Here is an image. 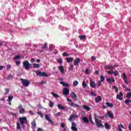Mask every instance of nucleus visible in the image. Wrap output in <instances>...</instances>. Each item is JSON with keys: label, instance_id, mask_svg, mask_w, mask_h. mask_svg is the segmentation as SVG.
<instances>
[{"label": "nucleus", "instance_id": "nucleus-46", "mask_svg": "<svg viewBox=\"0 0 131 131\" xmlns=\"http://www.w3.org/2000/svg\"><path fill=\"white\" fill-rule=\"evenodd\" d=\"M54 106V103H53V102L50 101L49 103V107H50L51 108H53Z\"/></svg>", "mask_w": 131, "mask_h": 131}, {"label": "nucleus", "instance_id": "nucleus-32", "mask_svg": "<svg viewBox=\"0 0 131 131\" xmlns=\"http://www.w3.org/2000/svg\"><path fill=\"white\" fill-rule=\"evenodd\" d=\"M104 126L106 129H110L111 126L110 125L108 124V123H105Z\"/></svg>", "mask_w": 131, "mask_h": 131}, {"label": "nucleus", "instance_id": "nucleus-40", "mask_svg": "<svg viewBox=\"0 0 131 131\" xmlns=\"http://www.w3.org/2000/svg\"><path fill=\"white\" fill-rule=\"evenodd\" d=\"M14 60H19V59H21V56L16 55L14 58Z\"/></svg>", "mask_w": 131, "mask_h": 131}, {"label": "nucleus", "instance_id": "nucleus-14", "mask_svg": "<svg viewBox=\"0 0 131 131\" xmlns=\"http://www.w3.org/2000/svg\"><path fill=\"white\" fill-rule=\"evenodd\" d=\"M104 69H110V70H112V69H114V67L112 64H107L104 67Z\"/></svg>", "mask_w": 131, "mask_h": 131}, {"label": "nucleus", "instance_id": "nucleus-41", "mask_svg": "<svg viewBox=\"0 0 131 131\" xmlns=\"http://www.w3.org/2000/svg\"><path fill=\"white\" fill-rule=\"evenodd\" d=\"M62 56H63V57H69V54L67 52H64L62 53Z\"/></svg>", "mask_w": 131, "mask_h": 131}, {"label": "nucleus", "instance_id": "nucleus-9", "mask_svg": "<svg viewBox=\"0 0 131 131\" xmlns=\"http://www.w3.org/2000/svg\"><path fill=\"white\" fill-rule=\"evenodd\" d=\"M122 78H123L124 81L126 84H128V82L127 81V78L126 77V75L125 73H123L121 75Z\"/></svg>", "mask_w": 131, "mask_h": 131}, {"label": "nucleus", "instance_id": "nucleus-42", "mask_svg": "<svg viewBox=\"0 0 131 131\" xmlns=\"http://www.w3.org/2000/svg\"><path fill=\"white\" fill-rule=\"evenodd\" d=\"M113 89L114 90H115L116 93H117V92H118V88H117V86H113Z\"/></svg>", "mask_w": 131, "mask_h": 131}, {"label": "nucleus", "instance_id": "nucleus-25", "mask_svg": "<svg viewBox=\"0 0 131 131\" xmlns=\"http://www.w3.org/2000/svg\"><path fill=\"white\" fill-rule=\"evenodd\" d=\"M76 117V116L72 115L69 118V120H70V121H71V120H72V119H75Z\"/></svg>", "mask_w": 131, "mask_h": 131}, {"label": "nucleus", "instance_id": "nucleus-38", "mask_svg": "<svg viewBox=\"0 0 131 131\" xmlns=\"http://www.w3.org/2000/svg\"><path fill=\"white\" fill-rule=\"evenodd\" d=\"M16 124H17L16 129H21V126L20 125V123L17 122Z\"/></svg>", "mask_w": 131, "mask_h": 131}, {"label": "nucleus", "instance_id": "nucleus-56", "mask_svg": "<svg viewBox=\"0 0 131 131\" xmlns=\"http://www.w3.org/2000/svg\"><path fill=\"white\" fill-rule=\"evenodd\" d=\"M49 50L50 51H53V45H50V46H49Z\"/></svg>", "mask_w": 131, "mask_h": 131}, {"label": "nucleus", "instance_id": "nucleus-6", "mask_svg": "<svg viewBox=\"0 0 131 131\" xmlns=\"http://www.w3.org/2000/svg\"><path fill=\"white\" fill-rule=\"evenodd\" d=\"M105 117H110V118H114V115L111 112L108 111L107 113L105 115Z\"/></svg>", "mask_w": 131, "mask_h": 131}, {"label": "nucleus", "instance_id": "nucleus-13", "mask_svg": "<svg viewBox=\"0 0 131 131\" xmlns=\"http://www.w3.org/2000/svg\"><path fill=\"white\" fill-rule=\"evenodd\" d=\"M62 93L64 96H68V95H69V89L67 88L63 89Z\"/></svg>", "mask_w": 131, "mask_h": 131}, {"label": "nucleus", "instance_id": "nucleus-52", "mask_svg": "<svg viewBox=\"0 0 131 131\" xmlns=\"http://www.w3.org/2000/svg\"><path fill=\"white\" fill-rule=\"evenodd\" d=\"M16 64L17 66H19V65H20V64H21V61H16Z\"/></svg>", "mask_w": 131, "mask_h": 131}, {"label": "nucleus", "instance_id": "nucleus-57", "mask_svg": "<svg viewBox=\"0 0 131 131\" xmlns=\"http://www.w3.org/2000/svg\"><path fill=\"white\" fill-rule=\"evenodd\" d=\"M46 83H47V82H46V81H42L40 82V84H45Z\"/></svg>", "mask_w": 131, "mask_h": 131}, {"label": "nucleus", "instance_id": "nucleus-60", "mask_svg": "<svg viewBox=\"0 0 131 131\" xmlns=\"http://www.w3.org/2000/svg\"><path fill=\"white\" fill-rule=\"evenodd\" d=\"M56 116H61V113L58 112L56 114Z\"/></svg>", "mask_w": 131, "mask_h": 131}, {"label": "nucleus", "instance_id": "nucleus-26", "mask_svg": "<svg viewBox=\"0 0 131 131\" xmlns=\"http://www.w3.org/2000/svg\"><path fill=\"white\" fill-rule=\"evenodd\" d=\"M58 69L60 70L61 73H64V68L62 66L58 67Z\"/></svg>", "mask_w": 131, "mask_h": 131}, {"label": "nucleus", "instance_id": "nucleus-63", "mask_svg": "<svg viewBox=\"0 0 131 131\" xmlns=\"http://www.w3.org/2000/svg\"><path fill=\"white\" fill-rule=\"evenodd\" d=\"M61 127H65V124L62 123V124H61Z\"/></svg>", "mask_w": 131, "mask_h": 131}, {"label": "nucleus", "instance_id": "nucleus-22", "mask_svg": "<svg viewBox=\"0 0 131 131\" xmlns=\"http://www.w3.org/2000/svg\"><path fill=\"white\" fill-rule=\"evenodd\" d=\"M57 107L59 110H65V107H64V106H62L61 104H58L57 105Z\"/></svg>", "mask_w": 131, "mask_h": 131}, {"label": "nucleus", "instance_id": "nucleus-2", "mask_svg": "<svg viewBox=\"0 0 131 131\" xmlns=\"http://www.w3.org/2000/svg\"><path fill=\"white\" fill-rule=\"evenodd\" d=\"M34 72L36 73L37 76H40V77H41V76H45V77H48V74L45 72H40L38 71H34Z\"/></svg>", "mask_w": 131, "mask_h": 131}, {"label": "nucleus", "instance_id": "nucleus-35", "mask_svg": "<svg viewBox=\"0 0 131 131\" xmlns=\"http://www.w3.org/2000/svg\"><path fill=\"white\" fill-rule=\"evenodd\" d=\"M14 98V97H13L12 96H8V102L10 103V102H12V100H13V98Z\"/></svg>", "mask_w": 131, "mask_h": 131}, {"label": "nucleus", "instance_id": "nucleus-61", "mask_svg": "<svg viewBox=\"0 0 131 131\" xmlns=\"http://www.w3.org/2000/svg\"><path fill=\"white\" fill-rule=\"evenodd\" d=\"M4 66H0V70H3V69H4Z\"/></svg>", "mask_w": 131, "mask_h": 131}, {"label": "nucleus", "instance_id": "nucleus-33", "mask_svg": "<svg viewBox=\"0 0 131 131\" xmlns=\"http://www.w3.org/2000/svg\"><path fill=\"white\" fill-rule=\"evenodd\" d=\"M51 94L55 98H60L58 95L55 94L54 92H51Z\"/></svg>", "mask_w": 131, "mask_h": 131}, {"label": "nucleus", "instance_id": "nucleus-49", "mask_svg": "<svg viewBox=\"0 0 131 131\" xmlns=\"http://www.w3.org/2000/svg\"><path fill=\"white\" fill-rule=\"evenodd\" d=\"M77 84H78V81H74L73 82V85H74V86H76V85H77Z\"/></svg>", "mask_w": 131, "mask_h": 131}, {"label": "nucleus", "instance_id": "nucleus-51", "mask_svg": "<svg viewBox=\"0 0 131 131\" xmlns=\"http://www.w3.org/2000/svg\"><path fill=\"white\" fill-rule=\"evenodd\" d=\"M10 68H11V64H7L6 66L7 70H10Z\"/></svg>", "mask_w": 131, "mask_h": 131}, {"label": "nucleus", "instance_id": "nucleus-64", "mask_svg": "<svg viewBox=\"0 0 131 131\" xmlns=\"http://www.w3.org/2000/svg\"><path fill=\"white\" fill-rule=\"evenodd\" d=\"M37 131H42V129H41V128H38L37 129Z\"/></svg>", "mask_w": 131, "mask_h": 131}, {"label": "nucleus", "instance_id": "nucleus-34", "mask_svg": "<svg viewBox=\"0 0 131 131\" xmlns=\"http://www.w3.org/2000/svg\"><path fill=\"white\" fill-rule=\"evenodd\" d=\"M82 85L83 88V89H85L86 86H88V85H86V83H85V81H83L82 83Z\"/></svg>", "mask_w": 131, "mask_h": 131}, {"label": "nucleus", "instance_id": "nucleus-28", "mask_svg": "<svg viewBox=\"0 0 131 131\" xmlns=\"http://www.w3.org/2000/svg\"><path fill=\"white\" fill-rule=\"evenodd\" d=\"M79 38H80V39L81 40H82L85 39V38H86V36H85V35H80L79 36Z\"/></svg>", "mask_w": 131, "mask_h": 131}, {"label": "nucleus", "instance_id": "nucleus-37", "mask_svg": "<svg viewBox=\"0 0 131 131\" xmlns=\"http://www.w3.org/2000/svg\"><path fill=\"white\" fill-rule=\"evenodd\" d=\"M102 85V82L100 80H99L97 83V86L98 88H100Z\"/></svg>", "mask_w": 131, "mask_h": 131}, {"label": "nucleus", "instance_id": "nucleus-45", "mask_svg": "<svg viewBox=\"0 0 131 131\" xmlns=\"http://www.w3.org/2000/svg\"><path fill=\"white\" fill-rule=\"evenodd\" d=\"M57 62L58 63H59L60 64H62L63 63V59L59 58V59H57Z\"/></svg>", "mask_w": 131, "mask_h": 131}, {"label": "nucleus", "instance_id": "nucleus-19", "mask_svg": "<svg viewBox=\"0 0 131 131\" xmlns=\"http://www.w3.org/2000/svg\"><path fill=\"white\" fill-rule=\"evenodd\" d=\"M66 60L68 63H71V62H73L74 59L72 57H68Z\"/></svg>", "mask_w": 131, "mask_h": 131}, {"label": "nucleus", "instance_id": "nucleus-29", "mask_svg": "<svg viewBox=\"0 0 131 131\" xmlns=\"http://www.w3.org/2000/svg\"><path fill=\"white\" fill-rule=\"evenodd\" d=\"M40 65H39V64L38 63H34L33 64V68H38L39 67H40Z\"/></svg>", "mask_w": 131, "mask_h": 131}, {"label": "nucleus", "instance_id": "nucleus-31", "mask_svg": "<svg viewBox=\"0 0 131 131\" xmlns=\"http://www.w3.org/2000/svg\"><path fill=\"white\" fill-rule=\"evenodd\" d=\"M82 120H83L84 122H85L86 123H88V122H89V119L86 117L82 118Z\"/></svg>", "mask_w": 131, "mask_h": 131}, {"label": "nucleus", "instance_id": "nucleus-10", "mask_svg": "<svg viewBox=\"0 0 131 131\" xmlns=\"http://www.w3.org/2000/svg\"><path fill=\"white\" fill-rule=\"evenodd\" d=\"M106 105H102V107L103 108V109H106V108H107V107H111V108H112V107H113V104H112V103H109L108 102L105 103Z\"/></svg>", "mask_w": 131, "mask_h": 131}, {"label": "nucleus", "instance_id": "nucleus-24", "mask_svg": "<svg viewBox=\"0 0 131 131\" xmlns=\"http://www.w3.org/2000/svg\"><path fill=\"white\" fill-rule=\"evenodd\" d=\"M48 49V44L47 43H45L43 46L41 47L42 50H47Z\"/></svg>", "mask_w": 131, "mask_h": 131}, {"label": "nucleus", "instance_id": "nucleus-7", "mask_svg": "<svg viewBox=\"0 0 131 131\" xmlns=\"http://www.w3.org/2000/svg\"><path fill=\"white\" fill-rule=\"evenodd\" d=\"M19 120L20 122V124H23L24 123H26V122H27V117L19 118Z\"/></svg>", "mask_w": 131, "mask_h": 131}, {"label": "nucleus", "instance_id": "nucleus-18", "mask_svg": "<svg viewBox=\"0 0 131 131\" xmlns=\"http://www.w3.org/2000/svg\"><path fill=\"white\" fill-rule=\"evenodd\" d=\"M95 101L96 103H99L102 101V97H101L100 96H98L97 97L95 98Z\"/></svg>", "mask_w": 131, "mask_h": 131}, {"label": "nucleus", "instance_id": "nucleus-39", "mask_svg": "<svg viewBox=\"0 0 131 131\" xmlns=\"http://www.w3.org/2000/svg\"><path fill=\"white\" fill-rule=\"evenodd\" d=\"M10 93V89L8 88L5 89V95H8V94Z\"/></svg>", "mask_w": 131, "mask_h": 131}, {"label": "nucleus", "instance_id": "nucleus-54", "mask_svg": "<svg viewBox=\"0 0 131 131\" xmlns=\"http://www.w3.org/2000/svg\"><path fill=\"white\" fill-rule=\"evenodd\" d=\"M113 74H114L115 76H117L118 75V72L115 71L114 72Z\"/></svg>", "mask_w": 131, "mask_h": 131}, {"label": "nucleus", "instance_id": "nucleus-47", "mask_svg": "<svg viewBox=\"0 0 131 131\" xmlns=\"http://www.w3.org/2000/svg\"><path fill=\"white\" fill-rule=\"evenodd\" d=\"M12 78H13V76H12V75H9L7 79L10 80V79H12Z\"/></svg>", "mask_w": 131, "mask_h": 131}, {"label": "nucleus", "instance_id": "nucleus-27", "mask_svg": "<svg viewBox=\"0 0 131 131\" xmlns=\"http://www.w3.org/2000/svg\"><path fill=\"white\" fill-rule=\"evenodd\" d=\"M70 106H72V107H79V105L78 104H75L73 102H72L70 103Z\"/></svg>", "mask_w": 131, "mask_h": 131}, {"label": "nucleus", "instance_id": "nucleus-44", "mask_svg": "<svg viewBox=\"0 0 131 131\" xmlns=\"http://www.w3.org/2000/svg\"><path fill=\"white\" fill-rule=\"evenodd\" d=\"M105 80V77L104 76H100V81L103 82Z\"/></svg>", "mask_w": 131, "mask_h": 131}, {"label": "nucleus", "instance_id": "nucleus-48", "mask_svg": "<svg viewBox=\"0 0 131 131\" xmlns=\"http://www.w3.org/2000/svg\"><path fill=\"white\" fill-rule=\"evenodd\" d=\"M90 121L91 124H95V123H94V122L93 121V120H92V116H90Z\"/></svg>", "mask_w": 131, "mask_h": 131}, {"label": "nucleus", "instance_id": "nucleus-50", "mask_svg": "<svg viewBox=\"0 0 131 131\" xmlns=\"http://www.w3.org/2000/svg\"><path fill=\"white\" fill-rule=\"evenodd\" d=\"M37 114H38L40 116V117H41V118L43 117V115H42V112H38Z\"/></svg>", "mask_w": 131, "mask_h": 131}, {"label": "nucleus", "instance_id": "nucleus-36", "mask_svg": "<svg viewBox=\"0 0 131 131\" xmlns=\"http://www.w3.org/2000/svg\"><path fill=\"white\" fill-rule=\"evenodd\" d=\"M129 102H131V100L129 99H126L124 101L125 104H126V105H129Z\"/></svg>", "mask_w": 131, "mask_h": 131}, {"label": "nucleus", "instance_id": "nucleus-23", "mask_svg": "<svg viewBox=\"0 0 131 131\" xmlns=\"http://www.w3.org/2000/svg\"><path fill=\"white\" fill-rule=\"evenodd\" d=\"M71 96L73 99H75V98H77V95H76V94H75V93L74 92L71 93Z\"/></svg>", "mask_w": 131, "mask_h": 131}, {"label": "nucleus", "instance_id": "nucleus-58", "mask_svg": "<svg viewBox=\"0 0 131 131\" xmlns=\"http://www.w3.org/2000/svg\"><path fill=\"white\" fill-rule=\"evenodd\" d=\"M31 63H34V62H35V59H34V58H31Z\"/></svg>", "mask_w": 131, "mask_h": 131}, {"label": "nucleus", "instance_id": "nucleus-17", "mask_svg": "<svg viewBox=\"0 0 131 131\" xmlns=\"http://www.w3.org/2000/svg\"><path fill=\"white\" fill-rule=\"evenodd\" d=\"M122 97H123V94H122V92H120V95L118 94L117 95V99H118V100H120V101H122Z\"/></svg>", "mask_w": 131, "mask_h": 131}, {"label": "nucleus", "instance_id": "nucleus-55", "mask_svg": "<svg viewBox=\"0 0 131 131\" xmlns=\"http://www.w3.org/2000/svg\"><path fill=\"white\" fill-rule=\"evenodd\" d=\"M73 67H74V66H73V64H71L70 66V70H73Z\"/></svg>", "mask_w": 131, "mask_h": 131}, {"label": "nucleus", "instance_id": "nucleus-8", "mask_svg": "<svg viewBox=\"0 0 131 131\" xmlns=\"http://www.w3.org/2000/svg\"><path fill=\"white\" fill-rule=\"evenodd\" d=\"M76 126H77V125H76V123H75V122H72V126H71V129L73 131H77V127H76Z\"/></svg>", "mask_w": 131, "mask_h": 131}, {"label": "nucleus", "instance_id": "nucleus-62", "mask_svg": "<svg viewBox=\"0 0 131 131\" xmlns=\"http://www.w3.org/2000/svg\"><path fill=\"white\" fill-rule=\"evenodd\" d=\"M128 129L129 130H131V123L129 124Z\"/></svg>", "mask_w": 131, "mask_h": 131}, {"label": "nucleus", "instance_id": "nucleus-4", "mask_svg": "<svg viewBox=\"0 0 131 131\" xmlns=\"http://www.w3.org/2000/svg\"><path fill=\"white\" fill-rule=\"evenodd\" d=\"M20 81H21V83L24 86H26L27 88L29 84H30V82L27 79H24L23 78L20 79Z\"/></svg>", "mask_w": 131, "mask_h": 131}, {"label": "nucleus", "instance_id": "nucleus-16", "mask_svg": "<svg viewBox=\"0 0 131 131\" xmlns=\"http://www.w3.org/2000/svg\"><path fill=\"white\" fill-rule=\"evenodd\" d=\"M96 85L97 84H96V82H95V81L90 80V86H91V88H93L94 89H95Z\"/></svg>", "mask_w": 131, "mask_h": 131}, {"label": "nucleus", "instance_id": "nucleus-53", "mask_svg": "<svg viewBox=\"0 0 131 131\" xmlns=\"http://www.w3.org/2000/svg\"><path fill=\"white\" fill-rule=\"evenodd\" d=\"M108 74H113L114 73V71H108L107 72Z\"/></svg>", "mask_w": 131, "mask_h": 131}, {"label": "nucleus", "instance_id": "nucleus-59", "mask_svg": "<svg viewBox=\"0 0 131 131\" xmlns=\"http://www.w3.org/2000/svg\"><path fill=\"white\" fill-rule=\"evenodd\" d=\"M91 59L92 60V61H95L96 60V57H95L94 56H92Z\"/></svg>", "mask_w": 131, "mask_h": 131}, {"label": "nucleus", "instance_id": "nucleus-11", "mask_svg": "<svg viewBox=\"0 0 131 131\" xmlns=\"http://www.w3.org/2000/svg\"><path fill=\"white\" fill-rule=\"evenodd\" d=\"M74 65L77 66L79 63H80V58H77L73 60Z\"/></svg>", "mask_w": 131, "mask_h": 131}, {"label": "nucleus", "instance_id": "nucleus-1", "mask_svg": "<svg viewBox=\"0 0 131 131\" xmlns=\"http://www.w3.org/2000/svg\"><path fill=\"white\" fill-rule=\"evenodd\" d=\"M95 121L97 127H100L101 128L104 127V125L102 123V121L98 119V116L95 115Z\"/></svg>", "mask_w": 131, "mask_h": 131}, {"label": "nucleus", "instance_id": "nucleus-20", "mask_svg": "<svg viewBox=\"0 0 131 131\" xmlns=\"http://www.w3.org/2000/svg\"><path fill=\"white\" fill-rule=\"evenodd\" d=\"M60 84H62V85H63V86H67V88H68V86H69V83H65L63 81H60Z\"/></svg>", "mask_w": 131, "mask_h": 131}, {"label": "nucleus", "instance_id": "nucleus-15", "mask_svg": "<svg viewBox=\"0 0 131 131\" xmlns=\"http://www.w3.org/2000/svg\"><path fill=\"white\" fill-rule=\"evenodd\" d=\"M107 82H108L109 83H112V82H115V79H114V78L113 77H108L107 79Z\"/></svg>", "mask_w": 131, "mask_h": 131}, {"label": "nucleus", "instance_id": "nucleus-3", "mask_svg": "<svg viewBox=\"0 0 131 131\" xmlns=\"http://www.w3.org/2000/svg\"><path fill=\"white\" fill-rule=\"evenodd\" d=\"M30 66L31 64L29 63V61H25L23 62V67L26 69V70H28V69H30Z\"/></svg>", "mask_w": 131, "mask_h": 131}, {"label": "nucleus", "instance_id": "nucleus-12", "mask_svg": "<svg viewBox=\"0 0 131 131\" xmlns=\"http://www.w3.org/2000/svg\"><path fill=\"white\" fill-rule=\"evenodd\" d=\"M45 119H46V120H47V121L50 122L51 124H54V121H53V120H52L51 118H50V117H49L48 115H45Z\"/></svg>", "mask_w": 131, "mask_h": 131}, {"label": "nucleus", "instance_id": "nucleus-43", "mask_svg": "<svg viewBox=\"0 0 131 131\" xmlns=\"http://www.w3.org/2000/svg\"><path fill=\"white\" fill-rule=\"evenodd\" d=\"M126 98H131V93L130 92L126 94Z\"/></svg>", "mask_w": 131, "mask_h": 131}, {"label": "nucleus", "instance_id": "nucleus-30", "mask_svg": "<svg viewBox=\"0 0 131 131\" xmlns=\"http://www.w3.org/2000/svg\"><path fill=\"white\" fill-rule=\"evenodd\" d=\"M83 108L85 109V110H87V111H90L91 110V107L86 106V105H83Z\"/></svg>", "mask_w": 131, "mask_h": 131}, {"label": "nucleus", "instance_id": "nucleus-21", "mask_svg": "<svg viewBox=\"0 0 131 131\" xmlns=\"http://www.w3.org/2000/svg\"><path fill=\"white\" fill-rule=\"evenodd\" d=\"M31 127L32 128H35L36 127V123L35 122V120H34L32 123H31Z\"/></svg>", "mask_w": 131, "mask_h": 131}, {"label": "nucleus", "instance_id": "nucleus-5", "mask_svg": "<svg viewBox=\"0 0 131 131\" xmlns=\"http://www.w3.org/2000/svg\"><path fill=\"white\" fill-rule=\"evenodd\" d=\"M19 110V114H24L25 113V110L23 108L22 104H19L17 107Z\"/></svg>", "mask_w": 131, "mask_h": 131}]
</instances>
